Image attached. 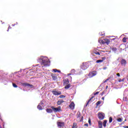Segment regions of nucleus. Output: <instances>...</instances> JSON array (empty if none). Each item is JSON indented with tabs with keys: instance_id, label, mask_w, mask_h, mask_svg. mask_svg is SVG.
Returning a JSON list of instances; mask_svg holds the SVG:
<instances>
[{
	"instance_id": "obj_1",
	"label": "nucleus",
	"mask_w": 128,
	"mask_h": 128,
	"mask_svg": "<svg viewBox=\"0 0 128 128\" xmlns=\"http://www.w3.org/2000/svg\"><path fill=\"white\" fill-rule=\"evenodd\" d=\"M38 61L41 62L42 66H50V62L48 57L41 56L38 58Z\"/></svg>"
},
{
	"instance_id": "obj_2",
	"label": "nucleus",
	"mask_w": 128,
	"mask_h": 128,
	"mask_svg": "<svg viewBox=\"0 0 128 128\" xmlns=\"http://www.w3.org/2000/svg\"><path fill=\"white\" fill-rule=\"evenodd\" d=\"M51 108H52L54 112H58L62 110V107H60V106H59L58 108H54V106H52Z\"/></svg>"
},
{
	"instance_id": "obj_3",
	"label": "nucleus",
	"mask_w": 128,
	"mask_h": 128,
	"mask_svg": "<svg viewBox=\"0 0 128 128\" xmlns=\"http://www.w3.org/2000/svg\"><path fill=\"white\" fill-rule=\"evenodd\" d=\"M98 118L99 120H104V114L102 112H99L98 113Z\"/></svg>"
},
{
	"instance_id": "obj_4",
	"label": "nucleus",
	"mask_w": 128,
	"mask_h": 128,
	"mask_svg": "<svg viewBox=\"0 0 128 128\" xmlns=\"http://www.w3.org/2000/svg\"><path fill=\"white\" fill-rule=\"evenodd\" d=\"M38 108L40 110H44V102L42 101L40 104L38 106Z\"/></svg>"
},
{
	"instance_id": "obj_5",
	"label": "nucleus",
	"mask_w": 128,
	"mask_h": 128,
	"mask_svg": "<svg viewBox=\"0 0 128 128\" xmlns=\"http://www.w3.org/2000/svg\"><path fill=\"white\" fill-rule=\"evenodd\" d=\"M58 126L59 128H64V123L62 122H58Z\"/></svg>"
},
{
	"instance_id": "obj_6",
	"label": "nucleus",
	"mask_w": 128,
	"mask_h": 128,
	"mask_svg": "<svg viewBox=\"0 0 128 128\" xmlns=\"http://www.w3.org/2000/svg\"><path fill=\"white\" fill-rule=\"evenodd\" d=\"M88 68V66L86 64V63H83L81 66V68L83 70H85Z\"/></svg>"
},
{
	"instance_id": "obj_7",
	"label": "nucleus",
	"mask_w": 128,
	"mask_h": 128,
	"mask_svg": "<svg viewBox=\"0 0 128 128\" xmlns=\"http://www.w3.org/2000/svg\"><path fill=\"white\" fill-rule=\"evenodd\" d=\"M96 76V71H93L92 72H90L88 74L89 78H92V76Z\"/></svg>"
},
{
	"instance_id": "obj_8",
	"label": "nucleus",
	"mask_w": 128,
	"mask_h": 128,
	"mask_svg": "<svg viewBox=\"0 0 128 128\" xmlns=\"http://www.w3.org/2000/svg\"><path fill=\"white\" fill-rule=\"evenodd\" d=\"M52 93L54 96H60L62 94V92H56V90H52Z\"/></svg>"
},
{
	"instance_id": "obj_9",
	"label": "nucleus",
	"mask_w": 128,
	"mask_h": 128,
	"mask_svg": "<svg viewBox=\"0 0 128 128\" xmlns=\"http://www.w3.org/2000/svg\"><path fill=\"white\" fill-rule=\"evenodd\" d=\"M120 64L122 66H126V60L124 59H122L120 62Z\"/></svg>"
},
{
	"instance_id": "obj_10",
	"label": "nucleus",
	"mask_w": 128,
	"mask_h": 128,
	"mask_svg": "<svg viewBox=\"0 0 128 128\" xmlns=\"http://www.w3.org/2000/svg\"><path fill=\"white\" fill-rule=\"evenodd\" d=\"M22 85L24 86H28L29 88H34V86H32L30 84H28V83H24L22 84Z\"/></svg>"
},
{
	"instance_id": "obj_11",
	"label": "nucleus",
	"mask_w": 128,
	"mask_h": 128,
	"mask_svg": "<svg viewBox=\"0 0 128 128\" xmlns=\"http://www.w3.org/2000/svg\"><path fill=\"white\" fill-rule=\"evenodd\" d=\"M69 106L71 110H74V102H71Z\"/></svg>"
},
{
	"instance_id": "obj_12",
	"label": "nucleus",
	"mask_w": 128,
	"mask_h": 128,
	"mask_svg": "<svg viewBox=\"0 0 128 128\" xmlns=\"http://www.w3.org/2000/svg\"><path fill=\"white\" fill-rule=\"evenodd\" d=\"M70 83V81L68 80V78H66L64 80V85L65 86L66 84H68Z\"/></svg>"
},
{
	"instance_id": "obj_13",
	"label": "nucleus",
	"mask_w": 128,
	"mask_h": 128,
	"mask_svg": "<svg viewBox=\"0 0 128 128\" xmlns=\"http://www.w3.org/2000/svg\"><path fill=\"white\" fill-rule=\"evenodd\" d=\"M104 44H110V41L108 38H104Z\"/></svg>"
},
{
	"instance_id": "obj_14",
	"label": "nucleus",
	"mask_w": 128,
	"mask_h": 128,
	"mask_svg": "<svg viewBox=\"0 0 128 128\" xmlns=\"http://www.w3.org/2000/svg\"><path fill=\"white\" fill-rule=\"evenodd\" d=\"M52 79L54 80H56L58 78V77L54 74H52Z\"/></svg>"
},
{
	"instance_id": "obj_15",
	"label": "nucleus",
	"mask_w": 128,
	"mask_h": 128,
	"mask_svg": "<svg viewBox=\"0 0 128 128\" xmlns=\"http://www.w3.org/2000/svg\"><path fill=\"white\" fill-rule=\"evenodd\" d=\"M98 124L99 128H102V122H101V121L98 122Z\"/></svg>"
},
{
	"instance_id": "obj_16",
	"label": "nucleus",
	"mask_w": 128,
	"mask_h": 128,
	"mask_svg": "<svg viewBox=\"0 0 128 128\" xmlns=\"http://www.w3.org/2000/svg\"><path fill=\"white\" fill-rule=\"evenodd\" d=\"M98 42H100V44H104V41L102 40L99 39Z\"/></svg>"
},
{
	"instance_id": "obj_17",
	"label": "nucleus",
	"mask_w": 128,
	"mask_h": 128,
	"mask_svg": "<svg viewBox=\"0 0 128 128\" xmlns=\"http://www.w3.org/2000/svg\"><path fill=\"white\" fill-rule=\"evenodd\" d=\"M64 100H58L57 102L58 104V106H60V104H62V102H64Z\"/></svg>"
},
{
	"instance_id": "obj_18",
	"label": "nucleus",
	"mask_w": 128,
	"mask_h": 128,
	"mask_svg": "<svg viewBox=\"0 0 128 128\" xmlns=\"http://www.w3.org/2000/svg\"><path fill=\"white\" fill-rule=\"evenodd\" d=\"M106 122H108V121L106 120H104L103 122V126H104V128H106Z\"/></svg>"
},
{
	"instance_id": "obj_19",
	"label": "nucleus",
	"mask_w": 128,
	"mask_h": 128,
	"mask_svg": "<svg viewBox=\"0 0 128 128\" xmlns=\"http://www.w3.org/2000/svg\"><path fill=\"white\" fill-rule=\"evenodd\" d=\"M46 110L47 112H49V113L52 112V110L50 108H48V109H46Z\"/></svg>"
},
{
	"instance_id": "obj_20",
	"label": "nucleus",
	"mask_w": 128,
	"mask_h": 128,
	"mask_svg": "<svg viewBox=\"0 0 128 128\" xmlns=\"http://www.w3.org/2000/svg\"><path fill=\"white\" fill-rule=\"evenodd\" d=\"M70 88V84H67L64 87L66 89Z\"/></svg>"
},
{
	"instance_id": "obj_21",
	"label": "nucleus",
	"mask_w": 128,
	"mask_h": 128,
	"mask_svg": "<svg viewBox=\"0 0 128 128\" xmlns=\"http://www.w3.org/2000/svg\"><path fill=\"white\" fill-rule=\"evenodd\" d=\"M93 54H97V55H98V56H100V54L99 52H96V51L94 52Z\"/></svg>"
},
{
	"instance_id": "obj_22",
	"label": "nucleus",
	"mask_w": 128,
	"mask_h": 128,
	"mask_svg": "<svg viewBox=\"0 0 128 128\" xmlns=\"http://www.w3.org/2000/svg\"><path fill=\"white\" fill-rule=\"evenodd\" d=\"M104 62V60H97L96 62L97 64H100V62Z\"/></svg>"
},
{
	"instance_id": "obj_23",
	"label": "nucleus",
	"mask_w": 128,
	"mask_h": 128,
	"mask_svg": "<svg viewBox=\"0 0 128 128\" xmlns=\"http://www.w3.org/2000/svg\"><path fill=\"white\" fill-rule=\"evenodd\" d=\"M94 98V97L91 98L87 102V104H86V106H87L88 104V102H90V100H92V98Z\"/></svg>"
},
{
	"instance_id": "obj_24",
	"label": "nucleus",
	"mask_w": 128,
	"mask_h": 128,
	"mask_svg": "<svg viewBox=\"0 0 128 128\" xmlns=\"http://www.w3.org/2000/svg\"><path fill=\"white\" fill-rule=\"evenodd\" d=\"M123 42H126V38H124L122 39Z\"/></svg>"
},
{
	"instance_id": "obj_25",
	"label": "nucleus",
	"mask_w": 128,
	"mask_h": 128,
	"mask_svg": "<svg viewBox=\"0 0 128 128\" xmlns=\"http://www.w3.org/2000/svg\"><path fill=\"white\" fill-rule=\"evenodd\" d=\"M100 36H104V32H100L99 33Z\"/></svg>"
},
{
	"instance_id": "obj_26",
	"label": "nucleus",
	"mask_w": 128,
	"mask_h": 128,
	"mask_svg": "<svg viewBox=\"0 0 128 128\" xmlns=\"http://www.w3.org/2000/svg\"><path fill=\"white\" fill-rule=\"evenodd\" d=\"M117 120H118V122H122V118H119L117 119Z\"/></svg>"
},
{
	"instance_id": "obj_27",
	"label": "nucleus",
	"mask_w": 128,
	"mask_h": 128,
	"mask_svg": "<svg viewBox=\"0 0 128 128\" xmlns=\"http://www.w3.org/2000/svg\"><path fill=\"white\" fill-rule=\"evenodd\" d=\"M76 72V70H74V69H72L71 70V73L72 74H74Z\"/></svg>"
},
{
	"instance_id": "obj_28",
	"label": "nucleus",
	"mask_w": 128,
	"mask_h": 128,
	"mask_svg": "<svg viewBox=\"0 0 128 128\" xmlns=\"http://www.w3.org/2000/svg\"><path fill=\"white\" fill-rule=\"evenodd\" d=\"M101 102H101L100 101H98V102L96 103V106H100V104Z\"/></svg>"
},
{
	"instance_id": "obj_29",
	"label": "nucleus",
	"mask_w": 128,
	"mask_h": 128,
	"mask_svg": "<svg viewBox=\"0 0 128 128\" xmlns=\"http://www.w3.org/2000/svg\"><path fill=\"white\" fill-rule=\"evenodd\" d=\"M12 86L14 88H18V86H16V84L14 83H12Z\"/></svg>"
},
{
	"instance_id": "obj_30",
	"label": "nucleus",
	"mask_w": 128,
	"mask_h": 128,
	"mask_svg": "<svg viewBox=\"0 0 128 128\" xmlns=\"http://www.w3.org/2000/svg\"><path fill=\"white\" fill-rule=\"evenodd\" d=\"M112 122V117H110L109 118V122Z\"/></svg>"
},
{
	"instance_id": "obj_31",
	"label": "nucleus",
	"mask_w": 128,
	"mask_h": 128,
	"mask_svg": "<svg viewBox=\"0 0 128 128\" xmlns=\"http://www.w3.org/2000/svg\"><path fill=\"white\" fill-rule=\"evenodd\" d=\"M112 50L113 52H116V48H112Z\"/></svg>"
},
{
	"instance_id": "obj_32",
	"label": "nucleus",
	"mask_w": 128,
	"mask_h": 128,
	"mask_svg": "<svg viewBox=\"0 0 128 128\" xmlns=\"http://www.w3.org/2000/svg\"><path fill=\"white\" fill-rule=\"evenodd\" d=\"M52 70L53 72H58V70L56 69H53Z\"/></svg>"
},
{
	"instance_id": "obj_33",
	"label": "nucleus",
	"mask_w": 128,
	"mask_h": 128,
	"mask_svg": "<svg viewBox=\"0 0 128 128\" xmlns=\"http://www.w3.org/2000/svg\"><path fill=\"white\" fill-rule=\"evenodd\" d=\"M60 98H66V96H64V95H61L60 96Z\"/></svg>"
},
{
	"instance_id": "obj_34",
	"label": "nucleus",
	"mask_w": 128,
	"mask_h": 128,
	"mask_svg": "<svg viewBox=\"0 0 128 128\" xmlns=\"http://www.w3.org/2000/svg\"><path fill=\"white\" fill-rule=\"evenodd\" d=\"M100 94V92H97L96 93H94V96H96V94Z\"/></svg>"
},
{
	"instance_id": "obj_35",
	"label": "nucleus",
	"mask_w": 128,
	"mask_h": 128,
	"mask_svg": "<svg viewBox=\"0 0 128 128\" xmlns=\"http://www.w3.org/2000/svg\"><path fill=\"white\" fill-rule=\"evenodd\" d=\"M72 128H76V125L74 126V124L72 126Z\"/></svg>"
},
{
	"instance_id": "obj_36",
	"label": "nucleus",
	"mask_w": 128,
	"mask_h": 128,
	"mask_svg": "<svg viewBox=\"0 0 128 128\" xmlns=\"http://www.w3.org/2000/svg\"><path fill=\"white\" fill-rule=\"evenodd\" d=\"M88 124H91L90 119H89V120H88Z\"/></svg>"
},
{
	"instance_id": "obj_37",
	"label": "nucleus",
	"mask_w": 128,
	"mask_h": 128,
	"mask_svg": "<svg viewBox=\"0 0 128 128\" xmlns=\"http://www.w3.org/2000/svg\"><path fill=\"white\" fill-rule=\"evenodd\" d=\"M85 126H88V124H84Z\"/></svg>"
},
{
	"instance_id": "obj_38",
	"label": "nucleus",
	"mask_w": 128,
	"mask_h": 128,
	"mask_svg": "<svg viewBox=\"0 0 128 128\" xmlns=\"http://www.w3.org/2000/svg\"><path fill=\"white\" fill-rule=\"evenodd\" d=\"M82 120H84V117H82L81 120H80V122H82Z\"/></svg>"
},
{
	"instance_id": "obj_39",
	"label": "nucleus",
	"mask_w": 128,
	"mask_h": 128,
	"mask_svg": "<svg viewBox=\"0 0 128 128\" xmlns=\"http://www.w3.org/2000/svg\"><path fill=\"white\" fill-rule=\"evenodd\" d=\"M10 28H11L10 26H9L8 30H7V32H8V30H10Z\"/></svg>"
},
{
	"instance_id": "obj_40",
	"label": "nucleus",
	"mask_w": 128,
	"mask_h": 128,
	"mask_svg": "<svg viewBox=\"0 0 128 128\" xmlns=\"http://www.w3.org/2000/svg\"><path fill=\"white\" fill-rule=\"evenodd\" d=\"M116 76H120V74H119V73H118V74H116Z\"/></svg>"
},
{
	"instance_id": "obj_41",
	"label": "nucleus",
	"mask_w": 128,
	"mask_h": 128,
	"mask_svg": "<svg viewBox=\"0 0 128 128\" xmlns=\"http://www.w3.org/2000/svg\"><path fill=\"white\" fill-rule=\"evenodd\" d=\"M106 68H106V67L103 68V70H106Z\"/></svg>"
},
{
	"instance_id": "obj_42",
	"label": "nucleus",
	"mask_w": 128,
	"mask_h": 128,
	"mask_svg": "<svg viewBox=\"0 0 128 128\" xmlns=\"http://www.w3.org/2000/svg\"><path fill=\"white\" fill-rule=\"evenodd\" d=\"M118 82H122V79L119 80H118Z\"/></svg>"
},
{
	"instance_id": "obj_43",
	"label": "nucleus",
	"mask_w": 128,
	"mask_h": 128,
	"mask_svg": "<svg viewBox=\"0 0 128 128\" xmlns=\"http://www.w3.org/2000/svg\"><path fill=\"white\" fill-rule=\"evenodd\" d=\"M102 100H104V97H102Z\"/></svg>"
},
{
	"instance_id": "obj_44",
	"label": "nucleus",
	"mask_w": 128,
	"mask_h": 128,
	"mask_svg": "<svg viewBox=\"0 0 128 128\" xmlns=\"http://www.w3.org/2000/svg\"><path fill=\"white\" fill-rule=\"evenodd\" d=\"M80 113L79 112L78 116L80 117Z\"/></svg>"
},
{
	"instance_id": "obj_45",
	"label": "nucleus",
	"mask_w": 128,
	"mask_h": 128,
	"mask_svg": "<svg viewBox=\"0 0 128 128\" xmlns=\"http://www.w3.org/2000/svg\"><path fill=\"white\" fill-rule=\"evenodd\" d=\"M57 72H60V70H58V71H57Z\"/></svg>"
},
{
	"instance_id": "obj_46",
	"label": "nucleus",
	"mask_w": 128,
	"mask_h": 128,
	"mask_svg": "<svg viewBox=\"0 0 128 128\" xmlns=\"http://www.w3.org/2000/svg\"><path fill=\"white\" fill-rule=\"evenodd\" d=\"M124 128H128V126H124Z\"/></svg>"
},
{
	"instance_id": "obj_47",
	"label": "nucleus",
	"mask_w": 128,
	"mask_h": 128,
	"mask_svg": "<svg viewBox=\"0 0 128 128\" xmlns=\"http://www.w3.org/2000/svg\"><path fill=\"white\" fill-rule=\"evenodd\" d=\"M124 78L122 80V82H124Z\"/></svg>"
},
{
	"instance_id": "obj_48",
	"label": "nucleus",
	"mask_w": 128,
	"mask_h": 128,
	"mask_svg": "<svg viewBox=\"0 0 128 128\" xmlns=\"http://www.w3.org/2000/svg\"><path fill=\"white\" fill-rule=\"evenodd\" d=\"M12 26H14V24H12Z\"/></svg>"
},
{
	"instance_id": "obj_49",
	"label": "nucleus",
	"mask_w": 128,
	"mask_h": 128,
	"mask_svg": "<svg viewBox=\"0 0 128 128\" xmlns=\"http://www.w3.org/2000/svg\"><path fill=\"white\" fill-rule=\"evenodd\" d=\"M68 75L70 76V75H72V74H69Z\"/></svg>"
},
{
	"instance_id": "obj_50",
	"label": "nucleus",
	"mask_w": 128,
	"mask_h": 128,
	"mask_svg": "<svg viewBox=\"0 0 128 128\" xmlns=\"http://www.w3.org/2000/svg\"><path fill=\"white\" fill-rule=\"evenodd\" d=\"M108 80H105L104 82H106V81Z\"/></svg>"
},
{
	"instance_id": "obj_51",
	"label": "nucleus",
	"mask_w": 128,
	"mask_h": 128,
	"mask_svg": "<svg viewBox=\"0 0 128 128\" xmlns=\"http://www.w3.org/2000/svg\"><path fill=\"white\" fill-rule=\"evenodd\" d=\"M108 88V86H106V88Z\"/></svg>"
},
{
	"instance_id": "obj_52",
	"label": "nucleus",
	"mask_w": 128,
	"mask_h": 128,
	"mask_svg": "<svg viewBox=\"0 0 128 128\" xmlns=\"http://www.w3.org/2000/svg\"><path fill=\"white\" fill-rule=\"evenodd\" d=\"M126 120H124V122H126Z\"/></svg>"
},
{
	"instance_id": "obj_53",
	"label": "nucleus",
	"mask_w": 128,
	"mask_h": 128,
	"mask_svg": "<svg viewBox=\"0 0 128 128\" xmlns=\"http://www.w3.org/2000/svg\"><path fill=\"white\" fill-rule=\"evenodd\" d=\"M127 48H128V46H127Z\"/></svg>"
}]
</instances>
